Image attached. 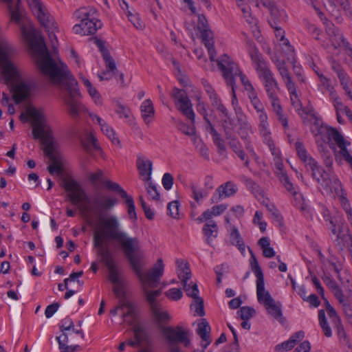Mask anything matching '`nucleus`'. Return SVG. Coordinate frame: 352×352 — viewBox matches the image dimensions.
<instances>
[{"mask_svg": "<svg viewBox=\"0 0 352 352\" xmlns=\"http://www.w3.org/2000/svg\"><path fill=\"white\" fill-rule=\"evenodd\" d=\"M82 144L87 151L92 149L99 150L100 146L97 143V139L91 132L86 133L85 138L82 141Z\"/></svg>", "mask_w": 352, "mask_h": 352, "instance_id": "obj_37", "label": "nucleus"}, {"mask_svg": "<svg viewBox=\"0 0 352 352\" xmlns=\"http://www.w3.org/2000/svg\"><path fill=\"white\" fill-rule=\"evenodd\" d=\"M248 98H250L251 104L256 109V112L265 109L262 102L260 101L259 98L257 96V93L256 90L248 94Z\"/></svg>", "mask_w": 352, "mask_h": 352, "instance_id": "obj_52", "label": "nucleus"}, {"mask_svg": "<svg viewBox=\"0 0 352 352\" xmlns=\"http://www.w3.org/2000/svg\"><path fill=\"white\" fill-rule=\"evenodd\" d=\"M160 329L170 344L181 342L184 343L186 346L189 345L190 340L188 338L187 332L184 331L182 327L177 326L174 328L160 325Z\"/></svg>", "mask_w": 352, "mask_h": 352, "instance_id": "obj_12", "label": "nucleus"}, {"mask_svg": "<svg viewBox=\"0 0 352 352\" xmlns=\"http://www.w3.org/2000/svg\"><path fill=\"white\" fill-rule=\"evenodd\" d=\"M62 186L67 192V198L72 204L78 206L82 216L91 224L92 213L98 214L99 222L96 226L94 235V247L96 253H102L111 249L106 244L108 241H116L122 248L125 257L133 261L131 254L140 248V241L137 237L130 236L122 230L118 218L115 215L101 216V213L112 209L118 203L116 198L100 193L95 195L93 199L94 206L87 204L89 197L80 184L72 177H65L62 180Z\"/></svg>", "mask_w": 352, "mask_h": 352, "instance_id": "obj_1", "label": "nucleus"}, {"mask_svg": "<svg viewBox=\"0 0 352 352\" xmlns=\"http://www.w3.org/2000/svg\"><path fill=\"white\" fill-rule=\"evenodd\" d=\"M318 320L320 325L322 327L325 336L329 338L332 336V331L330 327L328 325L324 311L321 309L318 311Z\"/></svg>", "mask_w": 352, "mask_h": 352, "instance_id": "obj_41", "label": "nucleus"}, {"mask_svg": "<svg viewBox=\"0 0 352 352\" xmlns=\"http://www.w3.org/2000/svg\"><path fill=\"white\" fill-rule=\"evenodd\" d=\"M113 284L115 285L113 290L116 296L118 298L121 306H126V311L122 313V318L124 321L132 324L136 318L135 306L133 303L128 299L121 282Z\"/></svg>", "mask_w": 352, "mask_h": 352, "instance_id": "obj_11", "label": "nucleus"}, {"mask_svg": "<svg viewBox=\"0 0 352 352\" xmlns=\"http://www.w3.org/2000/svg\"><path fill=\"white\" fill-rule=\"evenodd\" d=\"M19 78V76L12 82H6V79L4 78L5 83L12 84V92H13V100L16 104H20L26 98H28L30 94L31 88L30 87L25 83V82H20L18 84H14L15 81Z\"/></svg>", "mask_w": 352, "mask_h": 352, "instance_id": "obj_17", "label": "nucleus"}, {"mask_svg": "<svg viewBox=\"0 0 352 352\" xmlns=\"http://www.w3.org/2000/svg\"><path fill=\"white\" fill-rule=\"evenodd\" d=\"M166 296L170 300H178L182 298L183 294L181 289L177 288H172L166 292Z\"/></svg>", "mask_w": 352, "mask_h": 352, "instance_id": "obj_61", "label": "nucleus"}, {"mask_svg": "<svg viewBox=\"0 0 352 352\" xmlns=\"http://www.w3.org/2000/svg\"><path fill=\"white\" fill-rule=\"evenodd\" d=\"M230 240L233 245L238 247L239 250L243 252L245 249L244 242L241 237L239 230L236 227H233L230 232Z\"/></svg>", "mask_w": 352, "mask_h": 352, "instance_id": "obj_38", "label": "nucleus"}, {"mask_svg": "<svg viewBox=\"0 0 352 352\" xmlns=\"http://www.w3.org/2000/svg\"><path fill=\"white\" fill-rule=\"evenodd\" d=\"M162 182L164 188L166 190H169L173 184V177L171 174L166 173L163 175Z\"/></svg>", "mask_w": 352, "mask_h": 352, "instance_id": "obj_64", "label": "nucleus"}, {"mask_svg": "<svg viewBox=\"0 0 352 352\" xmlns=\"http://www.w3.org/2000/svg\"><path fill=\"white\" fill-rule=\"evenodd\" d=\"M133 261L127 259L139 278L143 289H153L157 287L161 277L163 276L164 265L162 258H158L154 266L144 274L142 272V261L144 254L140 250L131 254Z\"/></svg>", "mask_w": 352, "mask_h": 352, "instance_id": "obj_5", "label": "nucleus"}, {"mask_svg": "<svg viewBox=\"0 0 352 352\" xmlns=\"http://www.w3.org/2000/svg\"><path fill=\"white\" fill-rule=\"evenodd\" d=\"M277 19H270L269 22L272 28L274 29L275 35L277 38H280V41L283 42V45H285L288 47L289 51H294V49L290 45L289 42L287 39L285 38V32L283 29L278 26Z\"/></svg>", "mask_w": 352, "mask_h": 352, "instance_id": "obj_31", "label": "nucleus"}, {"mask_svg": "<svg viewBox=\"0 0 352 352\" xmlns=\"http://www.w3.org/2000/svg\"><path fill=\"white\" fill-rule=\"evenodd\" d=\"M257 113H258L259 119V131L261 136L263 138V142L268 146L273 155H278V151L276 150L275 144L270 136L271 133L269 129L267 115L265 109L258 111Z\"/></svg>", "mask_w": 352, "mask_h": 352, "instance_id": "obj_13", "label": "nucleus"}, {"mask_svg": "<svg viewBox=\"0 0 352 352\" xmlns=\"http://www.w3.org/2000/svg\"><path fill=\"white\" fill-rule=\"evenodd\" d=\"M150 289H143L146 295V300L149 303L150 308H152L154 305L158 306L161 305L158 301L156 300V298L160 296L162 293L161 289L155 291H150Z\"/></svg>", "mask_w": 352, "mask_h": 352, "instance_id": "obj_39", "label": "nucleus"}, {"mask_svg": "<svg viewBox=\"0 0 352 352\" xmlns=\"http://www.w3.org/2000/svg\"><path fill=\"white\" fill-rule=\"evenodd\" d=\"M31 45L38 53L37 64L40 70L48 76L54 84L67 91L64 100L69 108L68 113L72 118H77L84 107L77 98L80 96L76 88L78 82L70 74L67 66L61 62L59 65L55 63L49 54L42 37L33 38Z\"/></svg>", "mask_w": 352, "mask_h": 352, "instance_id": "obj_2", "label": "nucleus"}, {"mask_svg": "<svg viewBox=\"0 0 352 352\" xmlns=\"http://www.w3.org/2000/svg\"><path fill=\"white\" fill-rule=\"evenodd\" d=\"M179 207V204L177 201H173L170 202L167 206L168 214L174 219L178 218Z\"/></svg>", "mask_w": 352, "mask_h": 352, "instance_id": "obj_58", "label": "nucleus"}, {"mask_svg": "<svg viewBox=\"0 0 352 352\" xmlns=\"http://www.w3.org/2000/svg\"><path fill=\"white\" fill-rule=\"evenodd\" d=\"M151 311L155 321L159 324V327L160 325H163L162 324L169 322L171 319L169 314L162 309L161 305L153 306Z\"/></svg>", "mask_w": 352, "mask_h": 352, "instance_id": "obj_29", "label": "nucleus"}, {"mask_svg": "<svg viewBox=\"0 0 352 352\" xmlns=\"http://www.w3.org/2000/svg\"><path fill=\"white\" fill-rule=\"evenodd\" d=\"M320 84L318 85L319 88L321 89L322 94L324 93L323 89L329 91V89H333V87L331 85L330 79L324 76L322 74L317 73Z\"/></svg>", "mask_w": 352, "mask_h": 352, "instance_id": "obj_57", "label": "nucleus"}, {"mask_svg": "<svg viewBox=\"0 0 352 352\" xmlns=\"http://www.w3.org/2000/svg\"><path fill=\"white\" fill-rule=\"evenodd\" d=\"M213 131V133L211 134L212 137V140L215 146L217 147L219 151L224 152L226 150L224 141L221 138V135L217 131Z\"/></svg>", "mask_w": 352, "mask_h": 352, "instance_id": "obj_55", "label": "nucleus"}, {"mask_svg": "<svg viewBox=\"0 0 352 352\" xmlns=\"http://www.w3.org/2000/svg\"><path fill=\"white\" fill-rule=\"evenodd\" d=\"M218 69L221 72L222 76L226 80V76L231 78L236 83L235 78H240L241 84L248 94L255 91L253 85L250 82L248 78L242 72L237 63H236L227 54L222 55L217 60Z\"/></svg>", "mask_w": 352, "mask_h": 352, "instance_id": "obj_7", "label": "nucleus"}, {"mask_svg": "<svg viewBox=\"0 0 352 352\" xmlns=\"http://www.w3.org/2000/svg\"><path fill=\"white\" fill-rule=\"evenodd\" d=\"M307 166H309L311 168L313 178L318 183H320L321 179L323 177L322 173L324 171L318 166V162L314 159H309Z\"/></svg>", "mask_w": 352, "mask_h": 352, "instance_id": "obj_35", "label": "nucleus"}, {"mask_svg": "<svg viewBox=\"0 0 352 352\" xmlns=\"http://www.w3.org/2000/svg\"><path fill=\"white\" fill-rule=\"evenodd\" d=\"M183 289L186 295L191 297L192 299L199 296V289L197 285L195 283L190 282V283H184L183 285Z\"/></svg>", "mask_w": 352, "mask_h": 352, "instance_id": "obj_44", "label": "nucleus"}, {"mask_svg": "<svg viewBox=\"0 0 352 352\" xmlns=\"http://www.w3.org/2000/svg\"><path fill=\"white\" fill-rule=\"evenodd\" d=\"M92 39L94 41L95 44L97 45L102 54L105 63L106 69L113 72L117 71L115 60L111 56L109 50L105 47L104 43L102 40L96 38H93Z\"/></svg>", "mask_w": 352, "mask_h": 352, "instance_id": "obj_22", "label": "nucleus"}, {"mask_svg": "<svg viewBox=\"0 0 352 352\" xmlns=\"http://www.w3.org/2000/svg\"><path fill=\"white\" fill-rule=\"evenodd\" d=\"M238 122L239 124L238 134L241 140L244 142L247 151L252 157H256V154L252 144L250 137V135L252 133V127L248 123L247 118L243 115H241L238 118Z\"/></svg>", "mask_w": 352, "mask_h": 352, "instance_id": "obj_15", "label": "nucleus"}, {"mask_svg": "<svg viewBox=\"0 0 352 352\" xmlns=\"http://www.w3.org/2000/svg\"><path fill=\"white\" fill-rule=\"evenodd\" d=\"M178 277L182 280V285L187 283L188 280L190 279L191 272L187 263L184 264V267L178 272Z\"/></svg>", "mask_w": 352, "mask_h": 352, "instance_id": "obj_54", "label": "nucleus"}, {"mask_svg": "<svg viewBox=\"0 0 352 352\" xmlns=\"http://www.w3.org/2000/svg\"><path fill=\"white\" fill-rule=\"evenodd\" d=\"M226 119L223 121V128L224 131L225 138L228 140V144L232 151L236 153L241 148V145L233 133L232 129L226 125Z\"/></svg>", "mask_w": 352, "mask_h": 352, "instance_id": "obj_26", "label": "nucleus"}, {"mask_svg": "<svg viewBox=\"0 0 352 352\" xmlns=\"http://www.w3.org/2000/svg\"><path fill=\"white\" fill-rule=\"evenodd\" d=\"M190 190L192 191V197L197 203L208 196V192L206 191H202L194 184H190Z\"/></svg>", "mask_w": 352, "mask_h": 352, "instance_id": "obj_49", "label": "nucleus"}, {"mask_svg": "<svg viewBox=\"0 0 352 352\" xmlns=\"http://www.w3.org/2000/svg\"><path fill=\"white\" fill-rule=\"evenodd\" d=\"M210 327L206 319L204 318L201 322L198 324L197 329V333L201 337L203 341L206 342L205 344H203L204 348H206L211 342L210 338Z\"/></svg>", "mask_w": 352, "mask_h": 352, "instance_id": "obj_27", "label": "nucleus"}, {"mask_svg": "<svg viewBox=\"0 0 352 352\" xmlns=\"http://www.w3.org/2000/svg\"><path fill=\"white\" fill-rule=\"evenodd\" d=\"M137 168L140 175L143 177V180L148 182L151 179L152 162L145 157L139 155L137 159Z\"/></svg>", "mask_w": 352, "mask_h": 352, "instance_id": "obj_21", "label": "nucleus"}, {"mask_svg": "<svg viewBox=\"0 0 352 352\" xmlns=\"http://www.w3.org/2000/svg\"><path fill=\"white\" fill-rule=\"evenodd\" d=\"M133 331L135 339L137 340L140 343L145 340L146 333L143 327L140 326H135Z\"/></svg>", "mask_w": 352, "mask_h": 352, "instance_id": "obj_63", "label": "nucleus"}, {"mask_svg": "<svg viewBox=\"0 0 352 352\" xmlns=\"http://www.w3.org/2000/svg\"><path fill=\"white\" fill-rule=\"evenodd\" d=\"M146 189L147 193L152 199L155 201L160 200V193L156 185L151 182V179L147 182V184H146Z\"/></svg>", "mask_w": 352, "mask_h": 352, "instance_id": "obj_50", "label": "nucleus"}, {"mask_svg": "<svg viewBox=\"0 0 352 352\" xmlns=\"http://www.w3.org/2000/svg\"><path fill=\"white\" fill-rule=\"evenodd\" d=\"M294 196V206L299 208L300 211L303 213V214L309 218L311 216V209L308 206V205L305 203V199L302 194L298 193L296 191L294 186L292 185V190H287Z\"/></svg>", "mask_w": 352, "mask_h": 352, "instance_id": "obj_23", "label": "nucleus"}, {"mask_svg": "<svg viewBox=\"0 0 352 352\" xmlns=\"http://www.w3.org/2000/svg\"><path fill=\"white\" fill-rule=\"evenodd\" d=\"M100 258V262L102 263L108 269L109 280L113 283L120 282L118 270L113 258L111 250H106L102 253H96Z\"/></svg>", "mask_w": 352, "mask_h": 352, "instance_id": "obj_14", "label": "nucleus"}, {"mask_svg": "<svg viewBox=\"0 0 352 352\" xmlns=\"http://www.w3.org/2000/svg\"><path fill=\"white\" fill-rule=\"evenodd\" d=\"M202 232L206 236V243L212 246V241L217 237L218 234V226L216 222L210 221L206 223L202 228Z\"/></svg>", "mask_w": 352, "mask_h": 352, "instance_id": "obj_25", "label": "nucleus"}, {"mask_svg": "<svg viewBox=\"0 0 352 352\" xmlns=\"http://www.w3.org/2000/svg\"><path fill=\"white\" fill-rule=\"evenodd\" d=\"M177 129L184 134L188 136L195 135V129L194 126H188L181 120H178L176 123Z\"/></svg>", "mask_w": 352, "mask_h": 352, "instance_id": "obj_47", "label": "nucleus"}, {"mask_svg": "<svg viewBox=\"0 0 352 352\" xmlns=\"http://www.w3.org/2000/svg\"><path fill=\"white\" fill-rule=\"evenodd\" d=\"M326 32L329 36V41L332 46L335 49H338L341 47L340 36L343 35L339 28L336 27L333 23H329L326 27Z\"/></svg>", "mask_w": 352, "mask_h": 352, "instance_id": "obj_28", "label": "nucleus"}, {"mask_svg": "<svg viewBox=\"0 0 352 352\" xmlns=\"http://www.w3.org/2000/svg\"><path fill=\"white\" fill-rule=\"evenodd\" d=\"M14 54L15 49L10 44L0 43V66L2 67L1 74L7 83L14 81L19 76L16 67L10 60Z\"/></svg>", "mask_w": 352, "mask_h": 352, "instance_id": "obj_9", "label": "nucleus"}, {"mask_svg": "<svg viewBox=\"0 0 352 352\" xmlns=\"http://www.w3.org/2000/svg\"><path fill=\"white\" fill-rule=\"evenodd\" d=\"M191 309H195V315L204 316L205 315L204 307V300L197 296L193 299V302L190 305Z\"/></svg>", "mask_w": 352, "mask_h": 352, "instance_id": "obj_42", "label": "nucleus"}, {"mask_svg": "<svg viewBox=\"0 0 352 352\" xmlns=\"http://www.w3.org/2000/svg\"><path fill=\"white\" fill-rule=\"evenodd\" d=\"M170 96L174 99V102L177 109L194 124L195 114L192 108L191 101L186 91L174 87Z\"/></svg>", "mask_w": 352, "mask_h": 352, "instance_id": "obj_10", "label": "nucleus"}, {"mask_svg": "<svg viewBox=\"0 0 352 352\" xmlns=\"http://www.w3.org/2000/svg\"><path fill=\"white\" fill-rule=\"evenodd\" d=\"M238 190L236 184L232 182H227L219 186L211 197L212 203H218L222 199L233 196Z\"/></svg>", "mask_w": 352, "mask_h": 352, "instance_id": "obj_16", "label": "nucleus"}, {"mask_svg": "<svg viewBox=\"0 0 352 352\" xmlns=\"http://www.w3.org/2000/svg\"><path fill=\"white\" fill-rule=\"evenodd\" d=\"M261 3L265 7L267 8L270 10V19H278V10L277 8L275 6L274 3L270 0H261Z\"/></svg>", "mask_w": 352, "mask_h": 352, "instance_id": "obj_59", "label": "nucleus"}, {"mask_svg": "<svg viewBox=\"0 0 352 352\" xmlns=\"http://www.w3.org/2000/svg\"><path fill=\"white\" fill-rule=\"evenodd\" d=\"M74 16L80 23L73 27L76 34L82 35L94 34L102 26V23L97 18V11L92 8H81L76 10Z\"/></svg>", "mask_w": 352, "mask_h": 352, "instance_id": "obj_6", "label": "nucleus"}, {"mask_svg": "<svg viewBox=\"0 0 352 352\" xmlns=\"http://www.w3.org/2000/svg\"><path fill=\"white\" fill-rule=\"evenodd\" d=\"M123 199H125V203L128 208V214L129 216V218L133 220L137 219V214L135 212V206L134 204L133 199L131 196H129L127 195V197H124Z\"/></svg>", "mask_w": 352, "mask_h": 352, "instance_id": "obj_46", "label": "nucleus"}, {"mask_svg": "<svg viewBox=\"0 0 352 352\" xmlns=\"http://www.w3.org/2000/svg\"><path fill=\"white\" fill-rule=\"evenodd\" d=\"M142 117L144 122L148 124L152 120L155 115V110L151 100H144L140 107Z\"/></svg>", "mask_w": 352, "mask_h": 352, "instance_id": "obj_30", "label": "nucleus"}, {"mask_svg": "<svg viewBox=\"0 0 352 352\" xmlns=\"http://www.w3.org/2000/svg\"><path fill=\"white\" fill-rule=\"evenodd\" d=\"M264 89L267 93V97L270 99L271 104L274 102H279V98L278 96V92L280 89L277 81L265 85Z\"/></svg>", "mask_w": 352, "mask_h": 352, "instance_id": "obj_32", "label": "nucleus"}, {"mask_svg": "<svg viewBox=\"0 0 352 352\" xmlns=\"http://www.w3.org/2000/svg\"><path fill=\"white\" fill-rule=\"evenodd\" d=\"M104 184L109 190L118 192L122 198L127 197L126 192L118 184L107 180L104 182Z\"/></svg>", "mask_w": 352, "mask_h": 352, "instance_id": "obj_45", "label": "nucleus"}, {"mask_svg": "<svg viewBox=\"0 0 352 352\" xmlns=\"http://www.w3.org/2000/svg\"><path fill=\"white\" fill-rule=\"evenodd\" d=\"M272 104V110L275 113L278 121L281 123L284 129H288V120L287 117L283 113V108L280 105V102H274Z\"/></svg>", "mask_w": 352, "mask_h": 352, "instance_id": "obj_33", "label": "nucleus"}, {"mask_svg": "<svg viewBox=\"0 0 352 352\" xmlns=\"http://www.w3.org/2000/svg\"><path fill=\"white\" fill-rule=\"evenodd\" d=\"M276 150L278 151V154H280L279 150L276 148ZM274 156L278 158V160L276 162L275 166L276 168V173L278 177L279 178V180L287 190H292V183L290 182L287 174L284 170V166L283 164L279 160V155H275Z\"/></svg>", "mask_w": 352, "mask_h": 352, "instance_id": "obj_24", "label": "nucleus"}, {"mask_svg": "<svg viewBox=\"0 0 352 352\" xmlns=\"http://www.w3.org/2000/svg\"><path fill=\"white\" fill-rule=\"evenodd\" d=\"M206 47L208 49V54L211 61H214V56H216V51L214 47V41L212 38L206 39V41L202 42Z\"/></svg>", "mask_w": 352, "mask_h": 352, "instance_id": "obj_62", "label": "nucleus"}, {"mask_svg": "<svg viewBox=\"0 0 352 352\" xmlns=\"http://www.w3.org/2000/svg\"><path fill=\"white\" fill-rule=\"evenodd\" d=\"M339 80L347 96L352 94V82L348 74H344L343 76L339 78Z\"/></svg>", "mask_w": 352, "mask_h": 352, "instance_id": "obj_51", "label": "nucleus"}, {"mask_svg": "<svg viewBox=\"0 0 352 352\" xmlns=\"http://www.w3.org/2000/svg\"><path fill=\"white\" fill-rule=\"evenodd\" d=\"M103 175L102 170L98 169L95 173H89L88 178L93 186H97L98 184L102 182Z\"/></svg>", "mask_w": 352, "mask_h": 352, "instance_id": "obj_53", "label": "nucleus"}, {"mask_svg": "<svg viewBox=\"0 0 352 352\" xmlns=\"http://www.w3.org/2000/svg\"><path fill=\"white\" fill-rule=\"evenodd\" d=\"M329 135L336 142L340 150L346 147V145L349 144L345 141L343 136L335 129H331L329 131Z\"/></svg>", "mask_w": 352, "mask_h": 352, "instance_id": "obj_40", "label": "nucleus"}, {"mask_svg": "<svg viewBox=\"0 0 352 352\" xmlns=\"http://www.w3.org/2000/svg\"><path fill=\"white\" fill-rule=\"evenodd\" d=\"M246 45L249 55L254 65L255 69L259 78L263 81V86L265 87V85L276 82V80L274 76V74L268 67L254 43L252 41L248 40L247 41Z\"/></svg>", "mask_w": 352, "mask_h": 352, "instance_id": "obj_8", "label": "nucleus"}, {"mask_svg": "<svg viewBox=\"0 0 352 352\" xmlns=\"http://www.w3.org/2000/svg\"><path fill=\"white\" fill-rule=\"evenodd\" d=\"M296 150L299 158L307 166L309 159H313L307 155V150L304 147L302 142L297 141L295 144Z\"/></svg>", "mask_w": 352, "mask_h": 352, "instance_id": "obj_43", "label": "nucleus"}, {"mask_svg": "<svg viewBox=\"0 0 352 352\" xmlns=\"http://www.w3.org/2000/svg\"><path fill=\"white\" fill-rule=\"evenodd\" d=\"M340 304L342 305V310L346 316L351 318L352 317V307L351 305L346 300L344 294L342 295V298H336Z\"/></svg>", "mask_w": 352, "mask_h": 352, "instance_id": "obj_60", "label": "nucleus"}, {"mask_svg": "<svg viewBox=\"0 0 352 352\" xmlns=\"http://www.w3.org/2000/svg\"><path fill=\"white\" fill-rule=\"evenodd\" d=\"M28 113L32 119L33 137L34 139H41L43 152L52 162L47 167L49 173L51 175H61L63 172V166L60 156L56 151L52 131L46 124L43 113L34 108L30 109Z\"/></svg>", "mask_w": 352, "mask_h": 352, "instance_id": "obj_3", "label": "nucleus"}, {"mask_svg": "<svg viewBox=\"0 0 352 352\" xmlns=\"http://www.w3.org/2000/svg\"><path fill=\"white\" fill-rule=\"evenodd\" d=\"M274 64L287 87V89L289 92L294 94L295 93L296 83L292 80V76L285 66V61L276 59L274 61Z\"/></svg>", "mask_w": 352, "mask_h": 352, "instance_id": "obj_18", "label": "nucleus"}, {"mask_svg": "<svg viewBox=\"0 0 352 352\" xmlns=\"http://www.w3.org/2000/svg\"><path fill=\"white\" fill-rule=\"evenodd\" d=\"M330 223L331 225V230L332 234L337 236L335 240L336 246L340 251H342L352 243V236L349 234V230L346 232H342L341 230H339L338 233H337L336 224L333 221L330 220Z\"/></svg>", "mask_w": 352, "mask_h": 352, "instance_id": "obj_19", "label": "nucleus"}, {"mask_svg": "<svg viewBox=\"0 0 352 352\" xmlns=\"http://www.w3.org/2000/svg\"><path fill=\"white\" fill-rule=\"evenodd\" d=\"M324 284L331 289L336 298H342V295L344 294L341 288L338 283L331 277L325 276L322 278Z\"/></svg>", "mask_w": 352, "mask_h": 352, "instance_id": "obj_34", "label": "nucleus"}, {"mask_svg": "<svg viewBox=\"0 0 352 352\" xmlns=\"http://www.w3.org/2000/svg\"><path fill=\"white\" fill-rule=\"evenodd\" d=\"M100 126L103 134L105 135L113 144L120 146V142L118 138L116 137V132L106 122Z\"/></svg>", "mask_w": 352, "mask_h": 352, "instance_id": "obj_36", "label": "nucleus"}, {"mask_svg": "<svg viewBox=\"0 0 352 352\" xmlns=\"http://www.w3.org/2000/svg\"><path fill=\"white\" fill-rule=\"evenodd\" d=\"M251 254L252 270L256 277V293L259 303L263 304L267 313L276 320H280L283 318V312L281 304L276 302L272 297L269 292L265 290L264 276L261 268L260 267L256 256L253 252L250 249Z\"/></svg>", "mask_w": 352, "mask_h": 352, "instance_id": "obj_4", "label": "nucleus"}, {"mask_svg": "<svg viewBox=\"0 0 352 352\" xmlns=\"http://www.w3.org/2000/svg\"><path fill=\"white\" fill-rule=\"evenodd\" d=\"M256 311L254 308L250 307H242L237 311V314L243 320H250Z\"/></svg>", "mask_w": 352, "mask_h": 352, "instance_id": "obj_48", "label": "nucleus"}, {"mask_svg": "<svg viewBox=\"0 0 352 352\" xmlns=\"http://www.w3.org/2000/svg\"><path fill=\"white\" fill-rule=\"evenodd\" d=\"M226 83L232 88V104L236 110V105L238 104V100L236 95V83L231 78L226 76Z\"/></svg>", "mask_w": 352, "mask_h": 352, "instance_id": "obj_56", "label": "nucleus"}, {"mask_svg": "<svg viewBox=\"0 0 352 352\" xmlns=\"http://www.w3.org/2000/svg\"><path fill=\"white\" fill-rule=\"evenodd\" d=\"M30 8L37 17L41 24L43 26H47L49 24L48 16L41 0H27Z\"/></svg>", "mask_w": 352, "mask_h": 352, "instance_id": "obj_20", "label": "nucleus"}]
</instances>
